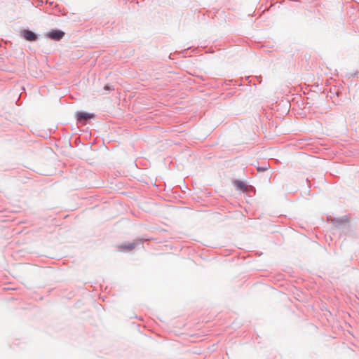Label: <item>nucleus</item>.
Returning <instances> with one entry per match:
<instances>
[{
    "label": "nucleus",
    "instance_id": "1",
    "mask_svg": "<svg viewBox=\"0 0 359 359\" xmlns=\"http://www.w3.org/2000/svg\"><path fill=\"white\" fill-rule=\"evenodd\" d=\"M65 35V33L60 30H51L47 34V36L53 40H60Z\"/></svg>",
    "mask_w": 359,
    "mask_h": 359
},
{
    "label": "nucleus",
    "instance_id": "5",
    "mask_svg": "<svg viewBox=\"0 0 359 359\" xmlns=\"http://www.w3.org/2000/svg\"><path fill=\"white\" fill-rule=\"evenodd\" d=\"M105 88L106 89H109V88L108 86H105Z\"/></svg>",
    "mask_w": 359,
    "mask_h": 359
},
{
    "label": "nucleus",
    "instance_id": "2",
    "mask_svg": "<svg viewBox=\"0 0 359 359\" xmlns=\"http://www.w3.org/2000/svg\"><path fill=\"white\" fill-rule=\"evenodd\" d=\"M22 35L26 40L29 41H34L36 39V35L29 30L22 31Z\"/></svg>",
    "mask_w": 359,
    "mask_h": 359
},
{
    "label": "nucleus",
    "instance_id": "4",
    "mask_svg": "<svg viewBox=\"0 0 359 359\" xmlns=\"http://www.w3.org/2000/svg\"><path fill=\"white\" fill-rule=\"evenodd\" d=\"M235 186L236 187V188L242 191H245L246 189H247V187L245 185V184H244L243 182H235Z\"/></svg>",
    "mask_w": 359,
    "mask_h": 359
},
{
    "label": "nucleus",
    "instance_id": "3",
    "mask_svg": "<svg viewBox=\"0 0 359 359\" xmlns=\"http://www.w3.org/2000/svg\"><path fill=\"white\" fill-rule=\"evenodd\" d=\"M94 117L93 114L86 113V112H78L76 114V118L79 121L87 120L90 118H93Z\"/></svg>",
    "mask_w": 359,
    "mask_h": 359
}]
</instances>
